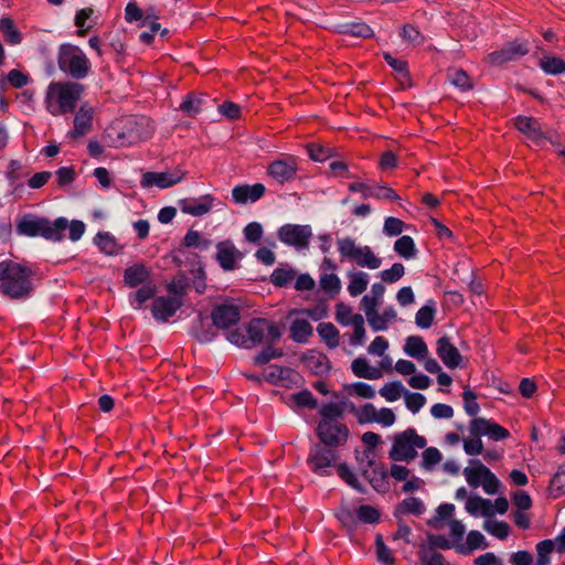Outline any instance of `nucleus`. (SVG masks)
I'll return each mask as SVG.
<instances>
[{
  "label": "nucleus",
  "instance_id": "1",
  "mask_svg": "<svg viewBox=\"0 0 565 565\" xmlns=\"http://www.w3.org/2000/svg\"><path fill=\"white\" fill-rule=\"evenodd\" d=\"M316 435L318 443L310 447L307 465L316 475L330 476L340 459V449L350 438V429L343 422L318 423Z\"/></svg>",
  "mask_w": 565,
  "mask_h": 565
},
{
  "label": "nucleus",
  "instance_id": "2",
  "mask_svg": "<svg viewBox=\"0 0 565 565\" xmlns=\"http://www.w3.org/2000/svg\"><path fill=\"white\" fill-rule=\"evenodd\" d=\"M84 89L78 82H51L44 99L47 113L55 117L74 113Z\"/></svg>",
  "mask_w": 565,
  "mask_h": 565
},
{
  "label": "nucleus",
  "instance_id": "3",
  "mask_svg": "<svg viewBox=\"0 0 565 565\" xmlns=\"http://www.w3.org/2000/svg\"><path fill=\"white\" fill-rule=\"evenodd\" d=\"M33 271L13 260L0 262V294L10 299H23L31 295Z\"/></svg>",
  "mask_w": 565,
  "mask_h": 565
},
{
  "label": "nucleus",
  "instance_id": "4",
  "mask_svg": "<svg viewBox=\"0 0 565 565\" xmlns=\"http://www.w3.org/2000/svg\"><path fill=\"white\" fill-rule=\"evenodd\" d=\"M68 220L64 216L50 221L32 214H26L17 222V232L28 237H43L51 242H61L67 230Z\"/></svg>",
  "mask_w": 565,
  "mask_h": 565
},
{
  "label": "nucleus",
  "instance_id": "5",
  "mask_svg": "<svg viewBox=\"0 0 565 565\" xmlns=\"http://www.w3.org/2000/svg\"><path fill=\"white\" fill-rule=\"evenodd\" d=\"M57 65L75 82L86 78L92 68L90 61L84 51L71 43H63L58 46Z\"/></svg>",
  "mask_w": 565,
  "mask_h": 565
},
{
  "label": "nucleus",
  "instance_id": "6",
  "mask_svg": "<svg viewBox=\"0 0 565 565\" xmlns=\"http://www.w3.org/2000/svg\"><path fill=\"white\" fill-rule=\"evenodd\" d=\"M426 445V438L418 435L415 428L409 427L394 436L388 458L393 461L409 463L418 456V449H424Z\"/></svg>",
  "mask_w": 565,
  "mask_h": 565
},
{
  "label": "nucleus",
  "instance_id": "7",
  "mask_svg": "<svg viewBox=\"0 0 565 565\" xmlns=\"http://www.w3.org/2000/svg\"><path fill=\"white\" fill-rule=\"evenodd\" d=\"M337 247L342 263L354 262L358 266L369 269H377L382 265V259L370 246L356 245L355 239L350 236L338 238Z\"/></svg>",
  "mask_w": 565,
  "mask_h": 565
},
{
  "label": "nucleus",
  "instance_id": "8",
  "mask_svg": "<svg viewBox=\"0 0 565 565\" xmlns=\"http://www.w3.org/2000/svg\"><path fill=\"white\" fill-rule=\"evenodd\" d=\"M244 329L247 333L250 349L262 344L265 340L266 342H277L281 338L279 326L265 318H253L244 324Z\"/></svg>",
  "mask_w": 565,
  "mask_h": 565
},
{
  "label": "nucleus",
  "instance_id": "9",
  "mask_svg": "<svg viewBox=\"0 0 565 565\" xmlns=\"http://www.w3.org/2000/svg\"><path fill=\"white\" fill-rule=\"evenodd\" d=\"M364 459L360 460V469L362 477L369 481L371 487L379 493H386L390 490L388 472L382 462H376L370 458V451H364Z\"/></svg>",
  "mask_w": 565,
  "mask_h": 565
},
{
  "label": "nucleus",
  "instance_id": "10",
  "mask_svg": "<svg viewBox=\"0 0 565 565\" xmlns=\"http://www.w3.org/2000/svg\"><path fill=\"white\" fill-rule=\"evenodd\" d=\"M530 52L529 42L515 39L507 42L501 49L488 54L487 61L494 66L518 61Z\"/></svg>",
  "mask_w": 565,
  "mask_h": 565
},
{
  "label": "nucleus",
  "instance_id": "11",
  "mask_svg": "<svg viewBox=\"0 0 565 565\" xmlns=\"http://www.w3.org/2000/svg\"><path fill=\"white\" fill-rule=\"evenodd\" d=\"M277 236L288 246L298 250L307 249L312 237V228L310 225L285 224L278 228Z\"/></svg>",
  "mask_w": 565,
  "mask_h": 565
},
{
  "label": "nucleus",
  "instance_id": "12",
  "mask_svg": "<svg viewBox=\"0 0 565 565\" xmlns=\"http://www.w3.org/2000/svg\"><path fill=\"white\" fill-rule=\"evenodd\" d=\"M298 158L286 154L273 160L267 167V175L280 184L296 179L298 172Z\"/></svg>",
  "mask_w": 565,
  "mask_h": 565
},
{
  "label": "nucleus",
  "instance_id": "13",
  "mask_svg": "<svg viewBox=\"0 0 565 565\" xmlns=\"http://www.w3.org/2000/svg\"><path fill=\"white\" fill-rule=\"evenodd\" d=\"M215 260L223 271H234L241 267L244 258L242 253L230 238L216 244Z\"/></svg>",
  "mask_w": 565,
  "mask_h": 565
},
{
  "label": "nucleus",
  "instance_id": "14",
  "mask_svg": "<svg viewBox=\"0 0 565 565\" xmlns=\"http://www.w3.org/2000/svg\"><path fill=\"white\" fill-rule=\"evenodd\" d=\"M470 435L487 436L493 441L504 440L510 437V431L493 422L484 417H476L469 424Z\"/></svg>",
  "mask_w": 565,
  "mask_h": 565
},
{
  "label": "nucleus",
  "instance_id": "15",
  "mask_svg": "<svg viewBox=\"0 0 565 565\" xmlns=\"http://www.w3.org/2000/svg\"><path fill=\"white\" fill-rule=\"evenodd\" d=\"M211 319L215 328L225 330L238 323L241 310L235 305L221 303L213 308Z\"/></svg>",
  "mask_w": 565,
  "mask_h": 565
},
{
  "label": "nucleus",
  "instance_id": "16",
  "mask_svg": "<svg viewBox=\"0 0 565 565\" xmlns=\"http://www.w3.org/2000/svg\"><path fill=\"white\" fill-rule=\"evenodd\" d=\"M185 173L181 170L173 172H146L142 174L140 184L142 188L158 186L167 189L181 182Z\"/></svg>",
  "mask_w": 565,
  "mask_h": 565
},
{
  "label": "nucleus",
  "instance_id": "17",
  "mask_svg": "<svg viewBox=\"0 0 565 565\" xmlns=\"http://www.w3.org/2000/svg\"><path fill=\"white\" fill-rule=\"evenodd\" d=\"M183 306V301L169 296H159L151 306L152 317L159 322H167Z\"/></svg>",
  "mask_w": 565,
  "mask_h": 565
},
{
  "label": "nucleus",
  "instance_id": "18",
  "mask_svg": "<svg viewBox=\"0 0 565 565\" xmlns=\"http://www.w3.org/2000/svg\"><path fill=\"white\" fill-rule=\"evenodd\" d=\"M349 191L360 192L363 199H377V200H399L398 194L386 185H369L364 182H352L349 184Z\"/></svg>",
  "mask_w": 565,
  "mask_h": 565
},
{
  "label": "nucleus",
  "instance_id": "19",
  "mask_svg": "<svg viewBox=\"0 0 565 565\" xmlns=\"http://www.w3.org/2000/svg\"><path fill=\"white\" fill-rule=\"evenodd\" d=\"M94 109L88 103L81 105L74 117V128L67 132L71 139H77L85 136L93 128Z\"/></svg>",
  "mask_w": 565,
  "mask_h": 565
},
{
  "label": "nucleus",
  "instance_id": "20",
  "mask_svg": "<svg viewBox=\"0 0 565 565\" xmlns=\"http://www.w3.org/2000/svg\"><path fill=\"white\" fill-rule=\"evenodd\" d=\"M514 126L536 146H542L547 139L542 131L540 121L534 117L519 115L514 120Z\"/></svg>",
  "mask_w": 565,
  "mask_h": 565
},
{
  "label": "nucleus",
  "instance_id": "21",
  "mask_svg": "<svg viewBox=\"0 0 565 565\" xmlns=\"http://www.w3.org/2000/svg\"><path fill=\"white\" fill-rule=\"evenodd\" d=\"M152 270L143 262L128 266L124 270V282L129 288L151 282Z\"/></svg>",
  "mask_w": 565,
  "mask_h": 565
},
{
  "label": "nucleus",
  "instance_id": "22",
  "mask_svg": "<svg viewBox=\"0 0 565 565\" xmlns=\"http://www.w3.org/2000/svg\"><path fill=\"white\" fill-rule=\"evenodd\" d=\"M436 345L437 355L447 367L456 369L460 366L462 356L448 337L439 338Z\"/></svg>",
  "mask_w": 565,
  "mask_h": 565
},
{
  "label": "nucleus",
  "instance_id": "23",
  "mask_svg": "<svg viewBox=\"0 0 565 565\" xmlns=\"http://www.w3.org/2000/svg\"><path fill=\"white\" fill-rule=\"evenodd\" d=\"M266 188L263 183L239 184L233 188L232 199L236 204H246L256 202L265 194Z\"/></svg>",
  "mask_w": 565,
  "mask_h": 565
},
{
  "label": "nucleus",
  "instance_id": "24",
  "mask_svg": "<svg viewBox=\"0 0 565 565\" xmlns=\"http://www.w3.org/2000/svg\"><path fill=\"white\" fill-rule=\"evenodd\" d=\"M214 201L215 198L211 194H205L198 199L184 200L181 203V210L192 216H202L212 210Z\"/></svg>",
  "mask_w": 565,
  "mask_h": 565
},
{
  "label": "nucleus",
  "instance_id": "25",
  "mask_svg": "<svg viewBox=\"0 0 565 565\" xmlns=\"http://www.w3.org/2000/svg\"><path fill=\"white\" fill-rule=\"evenodd\" d=\"M466 510L471 515H483V516H492L494 514L493 505L491 500L484 499L481 497H472L469 498L466 502Z\"/></svg>",
  "mask_w": 565,
  "mask_h": 565
},
{
  "label": "nucleus",
  "instance_id": "26",
  "mask_svg": "<svg viewBox=\"0 0 565 565\" xmlns=\"http://www.w3.org/2000/svg\"><path fill=\"white\" fill-rule=\"evenodd\" d=\"M425 511V504L419 498L408 497L397 504L394 514L396 516L406 514L420 516Z\"/></svg>",
  "mask_w": 565,
  "mask_h": 565
},
{
  "label": "nucleus",
  "instance_id": "27",
  "mask_svg": "<svg viewBox=\"0 0 565 565\" xmlns=\"http://www.w3.org/2000/svg\"><path fill=\"white\" fill-rule=\"evenodd\" d=\"M348 291L351 297H358L363 294L369 285V274L365 271H349Z\"/></svg>",
  "mask_w": 565,
  "mask_h": 565
},
{
  "label": "nucleus",
  "instance_id": "28",
  "mask_svg": "<svg viewBox=\"0 0 565 565\" xmlns=\"http://www.w3.org/2000/svg\"><path fill=\"white\" fill-rule=\"evenodd\" d=\"M404 352L416 360H422L428 354L426 342L419 335H409L404 345Z\"/></svg>",
  "mask_w": 565,
  "mask_h": 565
},
{
  "label": "nucleus",
  "instance_id": "29",
  "mask_svg": "<svg viewBox=\"0 0 565 565\" xmlns=\"http://www.w3.org/2000/svg\"><path fill=\"white\" fill-rule=\"evenodd\" d=\"M344 408L342 404L329 402L322 404L319 409L320 420L318 423L342 422Z\"/></svg>",
  "mask_w": 565,
  "mask_h": 565
},
{
  "label": "nucleus",
  "instance_id": "30",
  "mask_svg": "<svg viewBox=\"0 0 565 565\" xmlns=\"http://www.w3.org/2000/svg\"><path fill=\"white\" fill-rule=\"evenodd\" d=\"M0 32L3 34L4 41L10 45H18L22 42V33L15 28L13 20L9 17L0 19Z\"/></svg>",
  "mask_w": 565,
  "mask_h": 565
},
{
  "label": "nucleus",
  "instance_id": "31",
  "mask_svg": "<svg viewBox=\"0 0 565 565\" xmlns=\"http://www.w3.org/2000/svg\"><path fill=\"white\" fill-rule=\"evenodd\" d=\"M182 245L186 248H195L200 252H204L211 247L212 241L202 236L201 233L195 230H189L183 237Z\"/></svg>",
  "mask_w": 565,
  "mask_h": 565
},
{
  "label": "nucleus",
  "instance_id": "32",
  "mask_svg": "<svg viewBox=\"0 0 565 565\" xmlns=\"http://www.w3.org/2000/svg\"><path fill=\"white\" fill-rule=\"evenodd\" d=\"M156 295V286L152 282L139 286V288L129 295L130 305L135 309H141L143 303L152 299Z\"/></svg>",
  "mask_w": 565,
  "mask_h": 565
},
{
  "label": "nucleus",
  "instance_id": "33",
  "mask_svg": "<svg viewBox=\"0 0 565 565\" xmlns=\"http://www.w3.org/2000/svg\"><path fill=\"white\" fill-rule=\"evenodd\" d=\"M312 334V327L306 319H295L290 326V338L297 343L307 342Z\"/></svg>",
  "mask_w": 565,
  "mask_h": 565
},
{
  "label": "nucleus",
  "instance_id": "34",
  "mask_svg": "<svg viewBox=\"0 0 565 565\" xmlns=\"http://www.w3.org/2000/svg\"><path fill=\"white\" fill-rule=\"evenodd\" d=\"M434 300H428L426 305L418 309L415 315V323L420 329H428L431 327L436 313Z\"/></svg>",
  "mask_w": 565,
  "mask_h": 565
},
{
  "label": "nucleus",
  "instance_id": "35",
  "mask_svg": "<svg viewBox=\"0 0 565 565\" xmlns=\"http://www.w3.org/2000/svg\"><path fill=\"white\" fill-rule=\"evenodd\" d=\"M396 319V311L393 307L385 309L381 315L375 312L373 317L367 319V322L373 331H385L388 328V323Z\"/></svg>",
  "mask_w": 565,
  "mask_h": 565
},
{
  "label": "nucleus",
  "instance_id": "36",
  "mask_svg": "<svg viewBox=\"0 0 565 565\" xmlns=\"http://www.w3.org/2000/svg\"><path fill=\"white\" fill-rule=\"evenodd\" d=\"M337 468L338 476L352 489L356 490L361 494L366 493L365 487L359 481L356 475L345 463H339L334 466Z\"/></svg>",
  "mask_w": 565,
  "mask_h": 565
},
{
  "label": "nucleus",
  "instance_id": "37",
  "mask_svg": "<svg viewBox=\"0 0 565 565\" xmlns=\"http://www.w3.org/2000/svg\"><path fill=\"white\" fill-rule=\"evenodd\" d=\"M352 372L355 376L376 380L381 377V372L377 369L371 367L367 360L364 358H356L351 364Z\"/></svg>",
  "mask_w": 565,
  "mask_h": 565
},
{
  "label": "nucleus",
  "instance_id": "38",
  "mask_svg": "<svg viewBox=\"0 0 565 565\" xmlns=\"http://www.w3.org/2000/svg\"><path fill=\"white\" fill-rule=\"evenodd\" d=\"M296 277V270L288 264H281L270 275V282L276 287H286Z\"/></svg>",
  "mask_w": 565,
  "mask_h": 565
},
{
  "label": "nucleus",
  "instance_id": "39",
  "mask_svg": "<svg viewBox=\"0 0 565 565\" xmlns=\"http://www.w3.org/2000/svg\"><path fill=\"white\" fill-rule=\"evenodd\" d=\"M541 70L547 75H559L565 73V61L558 56L546 55L540 60Z\"/></svg>",
  "mask_w": 565,
  "mask_h": 565
},
{
  "label": "nucleus",
  "instance_id": "40",
  "mask_svg": "<svg viewBox=\"0 0 565 565\" xmlns=\"http://www.w3.org/2000/svg\"><path fill=\"white\" fill-rule=\"evenodd\" d=\"M394 252L405 259L414 258L417 254V248L413 237L404 235L396 239L394 243Z\"/></svg>",
  "mask_w": 565,
  "mask_h": 565
},
{
  "label": "nucleus",
  "instance_id": "41",
  "mask_svg": "<svg viewBox=\"0 0 565 565\" xmlns=\"http://www.w3.org/2000/svg\"><path fill=\"white\" fill-rule=\"evenodd\" d=\"M204 96L188 94L179 106V109L190 117H194L203 109Z\"/></svg>",
  "mask_w": 565,
  "mask_h": 565
},
{
  "label": "nucleus",
  "instance_id": "42",
  "mask_svg": "<svg viewBox=\"0 0 565 565\" xmlns=\"http://www.w3.org/2000/svg\"><path fill=\"white\" fill-rule=\"evenodd\" d=\"M472 467H467L463 470L465 477L467 482L471 487H479L482 483L483 477L486 476L487 471L486 469H489L487 466H484L479 460L472 461Z\"/></svg>",
  "mask_w": 565,
  "mask_h": 565
},
{
  "label": "nucleus",
  "instance_id": "43",
  "mask_svg": "<svg viewBox=\"0 0 565 565\" xmlns=\"http://www.w3.org/2000/svg\"><path fill=\"white\" fill-rule=\"evenodd\" d=\"M341 33L363 39L372 38L374 34L372 28L364 22L344 23L341 25Z\"/></svg>",
  "mask_w": 565,
  "mask_h": 565
},
{
  "label": "nucleus",
  "instance_id": "44",
  "mask_svg": "<svg viewBox=\"0 0 565 565\" xmlns=\"http://www.w3.org/2000/svg\"><path fill=\"white\" fill-rule=\"evenodd\" d=\"M317 331L330 349L339 345V330L331 322L319 323Z\"/></svg>",
  "mask_w": 565,
  "mask_h": 565
},
{
  "label": "nucleus",
  "instance_id": "45",
  "mask_svg": "<svg viewBox=\"0 0 565 565\" xmlns=\"http://www.w3.org/2000/svg\"><path fill=\"white\" fill-rule=\"evenodd\" d=\"M448 81L460 89L461 92H468L472 88V81L470 76L463 70H452L447 74Z\"/></svg>",
  "mask_w": 565,
  "mask_h": 565
},
{
  "label": "nucleus",
  "instance_id": "46",
  "mask_svg": "<svg viewBox=\"0 0 565 565\" xmlns=\"http://www.w3.org/2000/svg\"><path fill=\"white\" fill-rule=\"evenodd\" d=\"M94 242L97 247L107 255H114L117 253L116 238L108 232H98Z\"/></svg>",
  "mask_w": 565,
  "mask_h": 565
},
{
  "label": "nucleus",
  "instance_id": "47",
  "mask_svg": "<svg viewBox=\"0 0 565 565\" xmlns=\"http://www.w3.org/2000/svg\"><path fill=\"white\" fill-rule=\"evenodd\" d=\"M319 284L320 288L330 296H335L341 290V280L334 273H323Z\"/></svg>",
  "mask_w": 565,
  "mask_h": 565
},
{
  "label": "nucleus",
  "instance_id": "48",
  "mask_svg": "<svg viewBox=\"0 0 565 565\" xmlns=\"http://www.w3.org/2000/svg\"><path fill=\"white\" fill-rule=\"evenodd\" d=\"M486 539L483 536V534L479 531H470L467 535V539H466V545L467 546H463V545H460L458 546V552L462 553V554H467L471 551H475V550H478V548H484L487 546L486 544Z\"/></svg>",
  "mask_w": 565,
  "mask_h": 565
},
{
  "label": "nucleus",
  "instance_id": "49",
  "mask_svg": "<svg viewBox=\"0 0 565 565\" xmlns=\"http://www.w3.org/2000/svg\"><path fill=\"white\" fill-rule=\"evenodd\" d=\"M275 342L267 341V344L260 350V352L254 358L255 365H264L274 359L281 358L284 352L281 349L274 348Z\"/></svg>",
  "mask_w": 565,
  "mask_h": 565
},
{
  "label": "nucleus",
  "instance_id": "50",
  "mask_svg": "<svg viewBox=\"0 0 565 565\" xmlns=\"http://www.w3.org/2000/svg\"><path fill=\"white\" fill-rule=\"evenodd\" d=\"M376 408L373 404L366 403L359 408L352 407V412L356 417V420L360 425L375 423L376 418Z\"/></svg>",
  "mask_w": 565,
  "mask_h": 565
},
{
  "label": "nucleus",
  "instance_id": "51",
  "mask_svg": "<svg viewBox=\"0 0 565 565\" xmlns=\"http://www.w3.org/2000/svg\"><path fill=\"white\" fill-rule=\"evenodd\" d=\"M188 286L189 284L186 277L184 275H180L167 285V291L171 295L170 297L183 301V298L186 295Z\"/></svg>",
  "mask_w": 565,
  "mask_h": 565
},
{
  "label": "nucleus",
  "instance_id": "52",
  "mask_svg": "<svg viewBox=\"0 0 565 565\" xmlns=\"http://www.w3.org/2000/svg\"><path fill=\"white\" fill-rule=\"evenodd\" d=\"M375 551L377 561L384 565H394L395 558L391 548L384 543L381 534L375 536Z\"/></svg>",
  "mask_w": 565,
  "mask_h": 565
},
{
  "label": "nucleus",
  "instance_id": "53",
  "mask_svg": "<svg viewBox=\"0 0 565 565\" xmlns=\"http://www.w3.org/2000/svg\"><path fill=\"white\" fill-rule=\"evenodd\" d=\"M555 548V543L553 540L546 539L536 544V565H550L551 558L550 555Z\"/></svg>",
  "mask_w": 565,
  "mask_h": 565
},
{
  "label": "nucleus",
  "instance_id": "54",
  "mask_svg": "<svg viewBox=\"0 0 565 565\" xmlns=\"http://www.w3.org/2000/svg\"><path fill=\"white\" fill-rule=\"evenodd\" d=\"M406 388L399 381H393L386 383L381 390L380 395L384 397L388 402L397 401L402 394H404Z\"/></svg>",
  "mask_w": 565,
  "mask_h": 565
},
{
  "label": "nucleus",
  "instance_id": "55",
  "mask_svg": "<svg viewBox=\"0 0 565 565\" xmlns=\"http://www.w3.org/2000/svg\"><path fill=\"white\" fill-rule=\"evenodd\" d=\"M484 530L499 540H505L510 533V526L504 521L487 520Z\"/></svg>",
  "mask_w": 565,
  "mask_h": 565
},
{
  "label": "nucleus",
  "instance_id": "56",
  "mask_svg": "<svg viewBox=\"0 0 565 565\" xmlns=\"http://www.w3.org/2000/svg\"><path fill=\"white\" fill-rule=\"evenodd\" d=\"M353 327V333L350 339V343L352 345H359L364 342L365 339V328H364V319L360 313H355L351 319V324Z\"/></svg>",
  "mask_w": 565,
  "mask_h": 565
},
{
  "label": "nucleus",
  "instance_id": "57",
  "mask_svg": "<svg viewBox=\"0 0 565 565\" xmlns=\"http://www.w3.org/2000/svg\"><path fill=\"white\" fill-rule=\"evenodd\" d=\"M380 516L379 510L372 505L363 504L356 509V518L362 523L375 524L380 521Z\"/></svg>",
  "mask_w": 565,
  "mask_h": 565
},
{
  "label": "nucleus",
  "instance_id": "58",
  "mask_svg": "<svg viewBox=\"0 0 565 565\" xmlns=\"http://www.w3.org/2000/svg\"><path fill=\"white\" fill-rule=\"evenodd\" d=\"M292 401L299 407L309 409H316L318 407V401L309 390H301L292 394Z\"/></svg>",
  "mask_w": 565,
  "mask_h": 565
},
{
  "label": "nucleus",
  "instance_id": "59",
  "mask_svg": "<svg viewBox=\"0 0 565 565\" xmlns=\"http://www.w3.org/2000/svg\"><path fill=\"white\" fill-rule=\"evenodd\" d=\"M405 274V267L402 263H394L391 268L380 273L383 282L394 284L398 281Z\"/></svg>",
  "mask_w": 565,
  "mask_h": 565
},
{
  "label": "nucleus",
  "instance_id": "60",
  "mask_svg": "<svg viewBox=\"0 0 565 565\" xmlns=\"http://www.w3.org/2000/svg\"><path fill=\"white\" fill-rule=\"evenodd\" d=\"M554 498L565 494V463L561 465L550 483Z\"/></svg>",
  "mask_w": 565,
  "mask_h": 565
},
{
  "label": "nucleus",
  "instance_id": "61",
  "mask_svg": "<svg viewBox=\"0 0 565 565\" xmlns=\"http://www.w3.org/2000/svg\"><path fill=\"white\" fill-rule=\"evenodd\" d=\"M404 398L407 409L413 414L418 413L426 404V397L420 393H414L406 390Z\"/></svg>",
  "mask_w": 565,
  "mask_h": 565
},
{
  "label": "nucleus",
  "instance_id": "62",
  "mask_svg": "<svg viewBox=\"0 0 565 565\" xmlns=\"http://www.w3.org/2000/svg\"><path fill=\"white\" fill-rule=\"evenodd\" d=\"M463 408L469 416H477L480 412V406L477 403V395L469 387L462 393Z\"/></svg>",
  "mask_w": 565,
  "mask_h": 565
},
{
  "label": "nucleus",
  "instance_id": "63",
  "mask_svg": "<svg viewBox=\"0 0 565 565\" xmlns=\"http://www.w3.org/2000/svg\"><path fill=\"white\" fill-rule=\"evenodd\" d=\"M419 559L422 565H449L446 564L445 557L441 553L434 550H422L419 552Z\"/></svg>",
  "mask_w": 565,
  "mask_h": 565
},
{
  "label": "nucleus",
  "instance_id": "64",
  "mask_svg": "<svg viewBox=\"0 0 565 565\" xmlns=\"http://www.w3.org/2000/svg\"><path fill=\"white\" fill-rule=\"evenodd\" d=\"M441 461V454L435 447L426 448L423 451V461L422 466L426 470H431L438 462Z\"/></svg>",
  "mask_w": 565,
  "mask_h": 565
}]
</instances>
